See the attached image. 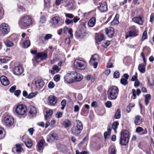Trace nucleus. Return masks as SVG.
Returning a JSON list of instances; mask_svg holds the SVG:
<instances>
[{
	"mask_svg": "<svg viewBox=\"0 0 154 154\" xmlns=\"http://www.w3.org/2000/svg\"><path fill=\"white\" fill-rule=\"evenodd\" d=\"M52 69L56 71L57 72L59 70V67L57 65H55L52 67Z\"/></svg>",
	"mask_w": 154,
	"mask_h": 154,
	"instance_id": "obj_60",
	"label": "nucleus"
},
{
	"mask_svg": "<svg viewBox=\"0 0 154 154\" xmlns=\"http://www.w3.org/2000/svg\"><path fill=\"white\" fill-rule=\"evenodd\" d=\"M133 21L139 25H142L143 23V21L141 16L135 17L133 18Z\"/></svg>",
	"mask_w": 154,
	"mask_h": 154,
	"instance_id": "obj_19",
	"label": "nucleus"
},
{
	"mask_svg": "<svg viewBox=\"0 0 154 154\" xmlns=\"http://www.w3.org/2000/svg\"><path fill=\"white\" fill-rule=\"evenodd\" d=\"M147 38V32L146 31H144L142 35V36L141 38V40L142 41H144Z\"/></svg>",
	"mask_w": 154,
	"mask_h": 154,
	"instance_id": "obj_43",
	"label": "nucleus"
},
{
	"mask_svg": "<svg viewBox=\"0 0 154 154\" xmlns=\"http://www.w3.org/2000/svg\"><path fill=\"white\" fill-rule=\"evenodd\" d=\"M62 113L60 112H57L55 115L56 118H59L61 117L62 116Z\"/></svg>",
	"mask_w": 154,
	"mask_h": 154,
	"instance_id": "obj_54",
	"label": "nucleus"
},
{
	"mask_svg": "<svg viewBox=\"0 0 154 154\" xmlns=\"http://www.w3.org/2000/svg\"><path fill=\"white\" fill-rule=\"evenodd\" d=\"M35 84L37 90H40L44 86L45 83L40 79H38L35 81Z\"/></svg>",
	"mask_w": 154,
	"mask_h": 154,
	"instance_id": "obj_15",
	"label": "nucleus"
},
{
	"mask_svg": "<svg viewBox=\"0 0 154 154\" xmlns=\"http://www.w3.org/2000/svg\"><path fill=\"white\" fill-rule=\"evenodd\" d=\"M46 21V18L45 16L42 15L40 18V22L42 23H45Z\"/></svg>",
	"mask_w": 154,
	"mask_h": 154,
	"instance_id": "obj_48",
	"label": "nucleus"
},
{
	"mask_svg": "<svg viewBox=\"0 0 154 154\" xmlns=\"http://www.w3.org/2000/svg\"><path fill=\"white\" fill-rule=\"evenodd\" d=\"M133 95L134 97V99H135L136 97V95H139L140 93V90L138 89L136 91L135 90L133 89L132 90Z\"/></svg>",
	"mask_w": 154,
	"mask_h": 154,
	"instance_id": "obj_34",
	"label": "nucleus"
},
{
	"mask_svg": "<svg viewBox=\"0 0 154 154\" xmlns=\"http://www.w3.org/2000/svg\"><path fill=\"white\" fill-rule=\"evenodd\" d=\"M60 75H55L54 78V80L56 82H58L60 80Z\"/></svg>",
	"mask_w": 154,
	"mask_h": 154,
	"instance_id": "obj_51",
	"label": "nucleus"
},
{
	"mask_svg": "<svg viewBox=\"0 0 154 154\" xmlns=\"http://www.w3.org/2000/svg\"><path fill=\"white\" fill-rule=\"evenodd\" d=\"M76 124L74 125L71 129L72 134L75 135H77L81 132L83 129V125L82 123L79 120L76 121Z\"/></svg>",
	"mask_w": 154,
	"mask_h": 154,
	"instance_id": "obj_3",
	"label": "nucleus"
},
{
	"mask_svg": "<svg viewBox=\"0 0 154 154\" xmlns=\"http://www.w3.org/2000/svg\"><path fill=\"white\" fill-rule=\"evenodd\" d=\"M32 20L29 16H25L22 17L19 19V24L22 28L28 27L32 24Z\"/></svg>",
	"mask_w": 154,
	"mask_h": 154,
	"instance_id": "obj_1",
	"label": "nucleus"
},
{
	"mask_svg": "<svg viewBox=\"0 0 154 154\" xmlns=\"http://www.w3.org/2000/svg\"><path fill=\"white\" fill-rule=\"evenodd\" d=\"M75 73V72L73 71H70L68 72L64 77V81L66 83H71L74 82V79L72 78Z\"/></svg>",
	"mask_w": 154,
	"mask_h": 154,
	"instance_id": "obj_7",
	"label": "nucleus"
},
{
	"mask_svg": "<svg viewBox=\"0 0 154 154\" xmlns=\"http://www.w3.org/2000/svg\"><path fill=\"white\" fill-rule=\"evenodd\" d=\"M5 136L4 129L2 128H0V139L4 138Z\"/></svg>",
	"mask_w": 154,
	"mask_h": 154,
	"instance_id": "obj_44",
	"label": "nucleus"
},
{
	"mask_svg": "<svg viewBox=\"0 0 154 154\" xmlns=\"http://www.w3.org/2000/svg\"><path fill=\"white\" fill-rule=\"evenodd\" d=\"M99 59L98 54H95L92 56L90 61V64L95 68H96L97 66V61Z\"/></svg>",
	"mask_w": 154,
	"mask_h": 154,
	"instance_id": "obj_12",
	"label": "nucleus"
},
{
	"mask_svg": "<svg viewBox=\"0 0 154 154\" xmlns=\"http://www.w3.org/2000/svg\"><path fill=\"white\" fill-rule=\"evenodd\" d=\"M66 17L70 18H72L74 17V16L71 14L66 13L65 15Z\"/></svg>",
	"mask_w": 154,
	"mask_h": 154,
	"instance_id": "obj_59",
	"label": "nucleus"
},
{
	"mask_svg": "<svg viewBox=\"0 0 154 154\" xmlns=\"http://www.w3.org/2000/svg\"><path fill=\"white\" fill-rule=\"evenodd\" d=\"M65 23L67 25H69L70 24L73 23V21L72 20H70L69 19H67L65 20Z\"/></svg>",
	"mask_w": 154,
	"mask_h": 154,
	"instance_id": "obj_58",
	"label": "nucleus"
},
{
	"mask_svg": "<svg viewBox=\"0 0 154 154\" xmlns=\"http://www.w3.org/2000/svg\"><path fill=\"white\" fill-rule=\"evenodd\" d=\"M80 18L78 17H75L73 19H72V20L73 21V23L74 22L75 23L77 22L79 20Z\"/></svg>",
	"mask_w": 154,
	"mask_h": 154,
	"instance_id": "obj_63",
	"label": "nucleus"
},
{
	"mask_svg": "<svg viewBox=\"0 0 154 154\" xmlns=\"http://www.w3.org/2000/svg\"><path fill=\"white\" fill-rule=\"evenodd\" d=\"M104 39V35L101 33L97 34L95 37L96 42L98 44H100V42Z\"/></svg>",
	"mask_w": 154,
	"mask_h": 154,
	"instance_id": "obj_21",
	"label": "nucleus"
},
{
	"mask_svg": "<svg viewBox=\"0 0 154 154\" xmlns=\"http://www.w3.org/2000/svg\"><path fill=\"white\" fill-rule=\"evenodd\" d=\"M61 104L62 106V107H61V109L62 110H63L64 109L66 105V100H63L61 103Z\"/></svg>",
	"mask_w": 154,
	"mask_h": 154,
	"instance_id": "obj_47",
	"label": "nucleus"
},
{
	"mask_svg": "<svg viewBox=\"0 0 154 154\" xmlns=\"http://www.w3.org/2000/svg\"><path fill=\"white\" fill-rule=\"evenodd\" d=\"M110 44V42L109 41H106L103 44V46L104 48H106Z\"/></svg>",
	"mask_w": 154,
	"mask_h": 154,
	"instance_id": "obj_56",
	"label": "nucleus"
},
{
	"mask_svg": "<svg viewBox=\"0 0 154 154\" xmlns=\"http://www.w3.org/2000/svg\"><path fill=\"white\" fill-rule=\"evenodd\" d=\"M37 110L36 108L34 106H30L29 113L32 116L35 115L36 114Z\"/></svg>",
	"mask_w": 154,
	"mask_h": 154,
	"instance_id": "obj_26",
	"label": "nucleus"
},
{
	"mask_svg": "<svg viewBox=\"0 0 154 154\" xmlns=\"http://www.w3.org/2000/svg\"><path fill=\"white\" fill-rule=\"evenodd\" d=\"M121 117V110L119 109H118L115 114V118L116 119H119Z\"/></svg>",
	"mask_w": 154,
	"mask_h": 154,
	"instance_id": "obj_37",
	"label": "nucleus"
},
{
	"mask_svg": "<svg viewBox=\"0 0 154 154\" xmlns=\"http://www.w3.org/2000/svg\"><path fill=\"white\" fill-rule=\"evenodd\" d=\"M74 64L75 68L79 69H84L86 67V63L83 60H75Z\"/></svg>",
	"mask_w": 154,
	"mask_h": 154,
	"instance_id": "obj_8",
	"label": "nucleus"
},
{
	"mask_svg": "<svg viewBox=\"0 0 154 154\" xmlns=\"http://www.w3.org/2000/svg\"><path fill=\"white\" fill-rule=\"evenodd\" d=\"M120 76V73L118 71H115L113 74V77L114 78L116 79L119 78Z\"/></svg>",
	"mask_w": 154,
	"mask_h": 154,
	"instance_id": "obj_50",
	"label": "nucleus"
},
{
	"mask_svg": "<svg viewBox=\"0 0 154 154\" xmlns=\"http://www.w3.org/2000/svg\"><path fill=\"white\" fill-rule=\"evenodd\" d=\"M119 125V123L118 122H115L113 124L112 128V129L114 130V131H116V129L117 128L118 126Z\"/></svg>",
	"mask_w": 154,
	"mask_h": 154,
	"instance_id": "obj_46",
	"label": "nucleus"
},
{
	"mask_svg": "<svg viewBox=\"0 0 154 154\" xmlns=\"http://www.w3.org/2000/svg\"><path fill=\"white\" fill-rule=\"evenodd\" d=\"M53 113V111L51 109H50L47 111L46 115H45V119L46 120H47L51 117Z\"/></svg>",
	"mask_w": 154,
	"mask_h": 154,
	"instance_id": "obj_31",
	"label": "nucleus"
},
{
	"mask_svg": "<svg viewBox=\"0 0 154 154\" xmlns=\"http://www.w3.org/2000/svg\"><path fill=\"white\" fill-rule=\"evenodd\" d=\"M91 106L94 107H96L97 106V103L96 101H93L91 103Z\"/></svg>",
	"mask_w": 154,
	"mask_h": 154,
	"instance_id": "obj_61",
	"label": "nucleus"
},
{
	"mask_svg": "<svg viewBox=\"0 0 154 154\" xmlns=\"http://www.w3.org/2000/svg\"><path fill=\"white\" fill-rule=\"evenodd\" d=\"M3 120L7 125L9 126L12 125L14 122V119L12 116L6 114L3 115Z\"/></svg>",
	"mask_w": 154,
	"mask_h": 154,
	"instance_id": "obj_9",
	"label": "nucleus"
},
{
	"mask_svg": "<svg viewBox=\"0 0 154 154\" xmlns=\"http://www.w3.org/2000/svg\"><path fill=\"white\" fill-rule=\"evenodd\" d=\"M47 57V52H42L37 53L35 59L36 62L39 63L41 61L46 60Z\"/></svg>",
	"mask_w": 154,
	"mask_h": 154,
	"instance_id": "obj_10",
	"label": "nucleus"
},
{
	"mask_svg": "<svg viewBox=\"0 0 154 154\" xmlns=\"http://www.w3.org/2000/svg\"><path fill=\"white\" fill-rule=\"evenodd\" d=\"M38 94L37 92L34 93H30L27 96V98L29 99H31L35 97Z\"/></svg>",
	"mask_w": 154,
	"mask_h": 154,
	"instance_id": "obj_42",
	"label": "nucleus"
},
{
	"mask_svg": "<svg viewBox=\"0 0 154 154\" xmlns=\"http://www.w3.org/2000/svg\"><path fill=\"white\" fill-rule=\"evenodd\" d=\"M30 45V41L29 40H26L23 44V47L25 48H28Z\"/></svg>",
	"mask_w": 154,
	"mask_h": 154,
	"instance_id": "obj_35",
	"label": "nucleus"
},
{
	"mask_svg": "<svg viewBox=\"0 0 154 154\" xmlns=\"http://www.w3.org/2000/svg\"><path fill=\"white\" fill-rule=\"evenodd\" d=\"M53 36V35L50 34H46L45 36V41H48L49 39H51Z\"/></svg>",
	"mask_w": 154,
	"mask_h": 154,
	"instance_id": "obj_45",
	"label": "nucleus"
},
{
	"mask_svg": "<svg viewBox=\"0 0 154 154\" xmlns=\"http://www.w3.org/2000/svg\"><path fill=\"white\" fill-rule=\"evenodd\" d=\"M4 43L5 45L8 47H11L14 45L13 43L11 41H10L8 38H7L5 41Z\"/></svg>",
	"mask_w": 154,
	"mask_h": 154,
	"instance_id": "obj_33",
	"label": "nucleus"
},
{
	"mask_svg": "<svg viewBox=\"0 0 154 154\" xmlns=\"http://www.w3.org/2000/svg\"><path fill=\"white\" fill-rule=\"evenodd\" d=\"M63 125L65 128L70 127L72 125L71 122L68 119H65L63 122Z\"/></svg>",
	"mask_w": 154,
	"mask_h": 154,
	"instance_id": "obj_27",
	"label": "nucleus"
},
{
	"mask_svg": "<svg viewBox=\"0 0 154 154\" xmlns=\"http://www.w3.org/2000/svg\"><path fill=\"white\" fill-rule=\"evenodd\" d=\"M119 17V15L118 14H116L114 20L111 22V25H115L118 24L119 23V21H118Z\"/></svg>",
	"mask_w": 154,
	"mask_h": 154,
	"instance_id": "obj_29",
	"label": "nucleus"
},
{
	"mask_svg": "<svg viewBox=\"0 0 154 154\" xmlns=\"http://www.w3.org/2000/svg\"><path fill=\"white\" fill-rule=\"evenodd\" d=\"M23 141L24 142L26 146L28 148H30L32 145V142L30 139L24 137L23 139Z\"/></svg>",
	"mask_w": 154,
	"mask_h": 154,
	"instance_id": "obj_16",
	"label": "nucleus"
},
{
	"mask_svg": "<svg viewBox=\"0 0 154 154\" xmlns=\"http://www.w3.org/2000/svg\"><path fill=\"white\" fill-rule=\"evenodd\" d=\"M136 132L141 135L146 134L147 133L146 129L145 128L144 130L143 128L140 127H138L136 128Z\"/></svg>",
	"mask_w": 154,
	"mask_h": 154,
	"instance_id": "obj_18",
	"label": "nucleus"
},
{
	"mask_svg": "<svg viewBox=\"0 0 154 154\" xmlns=\"http://www.w3.org/2000/svg\"><path fill=\"white\" fill-rule=\"evenodd\" d=\"M131 30L128 32L125 35V38H127L128 37H135L138 35V30L137 29L136 27L133 26L130 28Z\"/></svg>",
	"mask_w": 154,
	"mask_h": 154,
	"instance_id": "obj_6",
	"label": "nucleus"
},
{
	"mask_svg": "<svg viewBox=\"0 0 154 154\" xmlns=\"http://www.w3.org/2000/svg\"><path fill=\"white\" fill-rule=\"evenodd\" d=\"M0 81L2 85L4 86L8 85L9 84V81L7 78L4 75L0 77Z\"/></svg>",
	"mask_w": 154,
	"mask_h": 154,
	"instance_id": "obj_17",
	"label": "nucleus"
},
{
	"mask_svg": "<svg viewBox=\"0 0 154 154\" xmlns=\"http://www.w3.org/2000/svg\"><path fill=\"white\" fill-rule=\"evenodd\" d=\"M129 132L126 130L122 131L121 133V136L119 143L122 145H126L129 142Z\"/></svg>",
	"mask_w": 154,
	"mask_h": 154,
	"instance_id": "obj_4",
	"label": "nucleus"
},
{
	"mask_svg": "<svg viewBox=\"0 0 154 154\" xmlns=\"http://www.w3.org/2000/svg\"><path fill=\"white\" fill-rule=\"evenodd\" d=\"M106 34L109 37H111L113 35L114 33V29L111 27H109L105 29Z\"/></svg>",
	"mask_w": 154,
	"mask_h": 154,
	"instance_id": "obj_22",
	"label": "nucleus"
},
{
	"mask_svg": "<svg viewBox=\"0 0 154 154\" xmlns=\"http://www.w3.org/2000/svg\"><path fill=\"white\" fill-rule=\"evenodd\" d=\"M48 100L50 104L55 105L57 101V98L55 96L51 95L49 97Z\"/></svg>",
	"mask_w": 154,
	"mask_h": 154,
	"instance_id": "obj_20",
	"label": "nucleus"
},
{
	"mask_svg": "<svg viewBox=\"0 0 154 154\" xmlns=\"http://www.w3.org/2000/svg\"><path fill=\"white\" fill-rule=\"evenodd\" d=\"M54 86V83L52 82H50L48 85V87L49 88L52 89Z\"/></svg>",
	"mask_w": 154,
	"mask_h": 154,
	"instance_id": "obj_53",
	"label": "nucleus"
},
{
	"mask_svg": "<svg viewBox=\"0 0 154 154\" xmlns=\"http://www.w3.org/2000/svg\"><path fill=\"white\" fill-rule=\"evenodd\" d=\"M44 140H41L38 143V146L39 150L42 149L43 146Z\"/></svg>",
	"mask_w": 154,
	"mask_h": 154,
	"instance_id": "obj_36",
	"label": "nucleus"
},
{
	"mask_svg": "<svg viewBox=\"0 0 154 154\" xmlns=\"http://www.w3.org/2000/svg\"><path fill=\"white\" fill-rule=\"evenodd\" d=\"M60 21V18L59 16L53 17L51 20V23L52 25H56Z\"/></svg>",
	"mask_w": 154,
	"mask_h": 154,
	"instance_id": "obj_24",
	"label": "nucleus"
},
{
	"mask_svg": "<svg viewBox=\"0 0 154 154\" xmlns=\"http://www.w3.org/2000/svg\"><path fill=\"white\" fill-rule=\"evenodd\" d=\"M57 135L55 133H50L47 137V141L49 142L57 140L58 139Z\"/></svg>",
	"mask_w": 154,
	"mask_h": 154,
	"instance_id": "obj_14",
	"label": "nucleus"
},
{
	"mask_svg": "<svg viewBox=\"0 0 154 154\" xmlns=\"http://www.w3.org/2000/svg\"><path fill=\"white\" fill-rule=\"evenodd\" d=\"M22 150L21 146L20 145H16V151L17 152H20Z\"/></svg>",
	"mask_w": 154,
	"mask_h": 154,
	"instance_id": "obj_49",
	"label": "nucleus"
},
{
	"mask_svg": "<svg viewBox=\"0 0 154 154\" xmlns=\"http://www.w3.org/2000/svg\"><path fill=\"white\" fill-rule=\"evenodd\" d=\"M119 92L118 88L116 86L110 87L108 91V97L111 100H115L117 97Z\"/></svg>",
	"mask_w": 154,
	"mask_h": 154,
	"instance_id": "obj_2",
	"label": "nucleus"
},
{
	"mask_svg": "<svg viewBox=\"0 0 154 154\" xmlns=\"http://www.w3.org/2000/svg\"><path fill=\"white\" fill-rule=\"evenodd\" d=\"M105 106L108 108H110L112 106L111 102L109 101H107L105 103Z\"/></svg>",
	"mask_w": 154,
	"mask_h": 154,
	"instance_id": "obj_57",
	"label": "nucleus"
},
{
	"mask_svg": "<svg viewBox=\"0 0 154 154\" xmlns=\"http://www.w3.org/2000/svg\"><path fill=\"white\" fill-rule=\"evenodd\" d=\"M76 154H88L87 152L83 151L82 152H80L79 150H76Z\"/></svg>",
	"mask_w": 154,
	"mask_h": 154,
	"instance_id": "obj_64",
	"label": "nucleus"
},
{
	"mask_svg": "<svg viewBox=\"0 0 154 154\" xmlns=\"http://www.w3.org/2000/svg\"><path fill=\"white\" fill-rule=\"evenodd\" d=\"M134 123L136 125H140L142 122V120L141 116L137 115L134 118Z\"/></svg>",
	"mask_w": 154,
	"mask_h": 154,
	"instance_id": "obj_23",
	"label": "nucleus"
},
{
	"mask_svg": "<svg viewBox=\"0 0 154 154\" xmlns=\"http://www.w3.org/2000/svg\"><path fill=\"white\" fill-rule=\"evenodd\" d=\"M96 19L94 17H92L89 21L88 23V26L92 27L94 26L96 23Z\"/></svg>",
	"mask_w": 154,
	"mask_h": 154,
	"instance_id": "obj_30",
	"label": "nucleus"
},
{
	"mask_svg": "<svg viewBox=\"0 0 154 154\" xmlns=\"http://www.w3.org/2000/svg\"><path fill=\"white\" fill-rule=\"evenodd\" d=\"M27 108L26 106L22 104L17 105L15 109V112L16 114L18 115H23L26 112Z\"/></svg>",
	"mask_w": 154,
	"mask_h": 154,
	"instance_id": "obj_5",
	"label": "nucleus"
},
{
	"mask_svg": "<svg viewBox=\"0 0 154 154\" xmlns=\"http://www.w3.org/2000/svg\"><path fill=\"white\" fill-rule=\"evenodd\" d=\"M145 65L140 64L139 65L138 69L140 72L142 73H144L146 71Z\"/></svg>",
	"mask_w": 154,
	"mask_h": 154,
	"instance_id": "obj_32",
	"label": "nucleus"
},
{
	"mask_svg": "<svg viewBox=\"0 0 154 154\" xmlns=\"http://www.w3.org/2000/svg\"><path fill=\"white\" fill-rule=\"evenodd\" d=\"M44 6L47 9H48L50 7V0H44Z\"/></svg>",
	"mask_w": 154,
	"mask_h": 154,
	"instance_id": "obj_41",
	"label": "nucleus"
},
{
	"mask_svg": "<svg viewBox=\"0 0 154 154\" xmlns=\"http://www.w3.org/2000/svg\"><path fill=\"white\" fill-rule=\"evenodd\" d=\"M0 30L2 33L4 34H7L10 30L8 25L5 23H3L1 25Z\"/></svg>",
	"mask_w": 154,
	"mask_h": 154,
	"instance_id": "obj_13",
	"label": "nucleus"
},
{
	"mask_svg": "<svg viewBox=\"0 0 154 154\" xmlns=\"http://www.w3.org/2000/svg\"><path fill=\"white\" fill-rule=\"evenodd\" d=\"M63 2L64 0H56L55 4L56 5H58L63 3Z\"/></svg>",
	"mask_w": 154,
	"mask_h": 154,
	"instance_id": "obj_55",
	"label": "nucleus"
},
{
	"mask_svg": "<svg viewBox=\"0 0 154 154\" xmlns=\"http://www.w3.org/2000/svg\"><path fill=\"white\" fill-rule=\"evenodd\" d=\"M110 134L107 132H105L104 134V136L105 139H106L110 137Z\"/></svg>",
	"mask_w": 154,
	"mask_h": 154,
	"instance_id": "obj_52",
	"label": "nucleus"
},
{
	"mask_svg": "<svg viewBox=\"0 0 154 154\" xmlns=\"http://www.w3.org/2000/svg\"><path fill=\"white\" fill-rule=\"evenodd\" d=\"M23 67L21 65L15 64L13 69V73L16 75H20L23 73Z\"/></svg>",
	"mask_w": 154,
	"mask_h": 154,
	"instance_id": "obj_11",
	"label": "nucleus"
},
{
	"mask_svg": "<svg viewBox=\"0 0 154 154\" xmlns=\"http://www.w3.org/2000/svg\"><path fill=\"white\" fill-rule=\"evenodd\" d=\"M151 97L149 94H147L146 95L145 99V103L146 105H147L149 103V100L150 99Z\"/></svg>",
	"mask_w": 154,
	"mask_h": 154,
	"instance_id": "obj_39",
	"label": "nucleus"
},
{
	"mask_svg": "<svg viewBox=\"0 0 154 154\" xmlns=\"http://www.w3.org/2000/svg\"><path fill=\"white\" fill-rule=\"evenodd\" d=\"M120 83L122 84L125 86L128 84V82L127 80L125 79L123 77H122L120 80Z\"/></svg>",
	"mask_w": 154,
	"mask_h": 154,
	"instance_id": "obj_40",
	"label": "nucleus"
},
{
	"mask_svg": "<svg viewBox=\"0 0 154 154\" xmlns=\"http://www.w3.org/2000/svg\"><path fill=\"white\" fill-rule=\"evenodd\" d=\"M74 75L75 76L74 79V82L80 81L82 79L83 77L82 75L79 73H77L75 72V73L74 74Z\"/></svg>",
	"mask_w": 154,
	"mask_h": 154,
	"instance_id": "obj_25",
	"label": "nucleus"
},
{
	"mask_svg": "<svg viewBox=\"0 0 154 154\" xmlns=\"http://www.w3.org/2000/svg\"><path fill=\"white\" fill-rule=\"evenodd\" d=\"M76 35L77 37L79 38H83L85 35V33L84 32L80 31L76 33Z\"/></svg>",
	"mask_w": 154,
	"mask_h": 154,
	"instance_id": "obj_38",
	"label": "nucleus"
},
{
	"mask_svg": "<svg viewBox=\"0 0 154 154\" xmlns=\"http://www.w3.org/2000/svg\"><path fill=\"white\" fill-rule=\"evenodd\" d=\"M79 109V107L78 105H75L74 107V111L75 112H78Z\"/></svg>",
	"mask_w": 154,
	"mask_h": 154,
	"instance_id": "obj_62",
	"label": "nucleus"
},
{
	"mask_svg": "<svg viewBox=\"0 0 154 154\" xmlns=\"http://www.w3.org/2000/svg\"><path fill=\"white\" fill-rule=\"evenodd\" d=\"M97 8L99 10H107V6L106 3L105 2L99 3Z\"/></svg>",
	"mask_w": 154,
	"mask_h": 154,
	"instance_id": "obj_28",
	"label": "nucleus"
}]
</instances>
